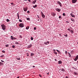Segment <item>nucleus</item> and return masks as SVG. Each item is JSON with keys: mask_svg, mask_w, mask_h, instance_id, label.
<instances>
[{"mask_svg": "<svg viewBox=\"0 0 78 78\" xmlns=\"http://www.w3.org/2000/svg\"><path fill=\"white\" fill-rule=\"evenodd\" d=\"M1 62H4V61L2 60H1Z\"/></svg>", "mask_w": 78, "mask_h": 78, "instance_id": "obj_48", "label": "nucleus"}, {"mask_svg": "<svg viewBox=\"0 0 78 78\" xmlns=\"http://www.w3.org/2000/svg\"><path fill=\"white\" fill-rule=\"evenodd\" d=\"M1 27L3 30H6V26L4 24H3L1 25Z\"/></svg>", "mask_w": 78, "mask_h": 78, "instance_id": "obj_1", "label": "nucleus"}, {"mask_svg": "<svg viewBox=\"0 0 78 78\" xmlns=\"http://www.w3.org/2000/svg\"><path fill=\"white\" fill-rule=\"evenodd\" d=\"M3 64V63L2 62H0V66H2Z\"/></svg>", "mask_w": 78, "mask_h": 78, "instance_id": "obj_24", "label": "nucleus"}, {"mask_svg": "<svg viewBox=\"0 0 78 78\" xmlns=\"http://www.w3.org/2000/svg\"><path fill=\"white\" fill-rule=\"evenodd\" d=\"M73 52L72 51L70 52L71 54H73Z\"/></svg>", "mask_w": 78, "mask_h": 78, "instance_id": "obj_41", "label": "nucleus"}, {"mask_svg": "<svg viewBox=\"0 0 78 78\" xmlns=\"http://www.w3.org/2000/svg\"><path fill=\"white\" fill-rule=\"evenodd\" d=\"M53 50L54 51H55V49H53Z\"/></svg>", "mask_w": 78, "mask_h": 78, "instance_id": "obj_55", "label": "nucleus"}, {"mask_svg": "<svg viewBox=\"0 0 78 78\" xmlns=\"http://www.w3.org/2000/svg\"><path fill=\"white\" fill-rule=\"evenodd\" d=\"M51 15L53 17H55V16H56V13L54 12H52L51 13Z\"/></svg>", "mask_w": 78, "mask_h": 78, "instance_id": "obj_3", "label": "nucleus"}, {"mask_svg": "<svg viewBox=\"0 0 78 78\" xmlns=\"http://www.w3.org/2000/svg\"><path fill=\"white\" fill-rule=\"evenodd\" d=\"M12 48H14L15 47V45H12Z\"/></svg>", "mask_w": 78, "mask_h": 78, "instance_id": "obj_28", "label": "nucleus"}, {"mask_svg": "<svg viewBox=\"0 0 78 78\" xmlns=\"http://www.w3.org/2000/svg\"><path fill=\"white\" fill-rule=\"evenodd\" d=\"M61 71H62V72H65V69H62Z\"/></svg>", "mask_w": 78, "mask_h": 78, "instance_id": "obj_21", "label": "nucleus"}, {"mask_svg": "<svg viewBox=\"0 0 78 78\" xmlns=\"http://www.w3.org/2000/svg\"><path fill=\"white\" fill-rule=\"evenodd\" d=\"M5 46L6 47H9V44H6V45H5Z\"/></svg>", "mask_w": 78, "mask_h": 78, "instance_id": "obj_27", "label": "nucleus"}, {"mask_svg": "<svg viewBox=\"0 0 78 78\" xmlns=\"http://www.w3.org/2000/svg\"><path fill=\"white\" fill-rule=\"evenodd\" d=\"M55 10L57 11H58V12H60L61 11V9L58 8H56L55 9Z\"/></svg>", "mask_w": 78, "mask_h": 78, "instance_id": "obj_6", "label": "nucleus"}, {"mask_svg": "<svg viewBox=\"0 0 78 78\" xmlns=\"http://www.w3.org/2000/svg\"><path fill=\"white\" fill-rule=\"evenodd\" d=\"M30 39L31 41H33V37H31Z\"/></svg>", "mask_w": 78, "mask_h": 78, "instance_id": "obj_35", "label": "nucleus"}, {"mask_svg": "<svg viewBox=\"0 0 78 78\" xmlns=\"http://www.w3.org/2000/svg\"><path fill=\"white\" fill-rule=\"evenodd\" d=\"M44 44L45 45H48L49 44V41H47L46 42H44Z\"/></svg>", "mask_w": 78, "mask_h": 78, "instance_id": "obj_9", "label": "nucleus"}, {"mask_svg": "<svg viewBox=\"0 0 78 78\" xmlns=\"http://www.w3.org/2000/svg\"><path fill=\"white\" fill-rule=\"evenodd\" d=\"M58 64H62V61L61 60L58 61Z\"/></svg>", "mask_w": 78, "mask_h": 78, "instance_id": "obj_11", "label": "nucleus"}, {"mask_svg": "<svg viewBox=\"0 0 78 78\" xmlns=\"http://www.w3.org/2000/svg\"><path fill=\"white\" fill-rule=\"evenodd\" d=\"M33 67L34 68V67H35V66H33Z\"/></svg>", "mask_w": 78, "mask_h": 78, "instance_id": "obj_54", "label": "nucleus"}, {"mask_svg": "<svg viewBox=\"0 0 78 78\" xmlns=\"http://www.w3.org/2000/svg\"><path fill=\"white\" fill-rule=\"evenodd\" d=\"M38 20V21H39V19H38V20Z\"/></svg>", "mask_w": 78, "mask_h": 78, "instance_id": "obj_56", "label": "nucleus"}, {"mask_svg": "<svg viewBox=\"0 0 78 78\" xmlns=\"http://www.w3.org/2000/svg\"><path fill=\"white\" fill-rule=\"evenodd\" d=\"M32 46V45L31 44H30L29 45H28V48H30V47H31Z\"/></svg>", "mask_w": 78, "mask_h": 78, "instance_id": "obj_12", "label": "nucleus"}, {"mask_svg": "<svg viewBox=\"0 0 78 78\" xmlns=\"http://www.w3.org/2000/svg\"><path fill=\"white\" fill-rule=\"evenodd\" d=\"M14 39H16L17 38L16 37L13 38Z\"/></svg>", "mask_w": 78, "mask_h": 78, "instance_id": "obj_50", "label": "nucleus"}, {"mask_svg": "<svg viewBox=\"0 0 78 78\" xmlns=\"http://www.w3.org/2000/svg\"><path fill=\"white\" fill-rule=\"evenodd\" d=\"M72 2L73 3H75L77 2V0H72Z\"/></svg>", "mask_w": 78, "mask_h": 78, "instance_id": "obj_8", "label": "nucleus"}, {"mask_svg": "<svg viewBox=\"0 0 78 78\" xmlns=\"http://www.w3.org/2000/svg\"><path fill=\"white\" fill-rule=\"evenodd\" d=\"M70 32H71V33H72V34L73 33V30H71L70 31Z\"/></svg>", "mask_w": 78, "mask_h": 78, "instance_id": "obj_23", "label": "nucleus"}, {"mask_svg": "<svg viewBox=\"0 0 78 78\" xmlns=\"http://www.w3.org/2000/svg\"><path fill=\"white\" fill-rule=\"evenodd\" d=\"M59 36H61V34H59Z\"/></svg>", "mask_w": 78, "mask_h": 78, "instance_id": "obj_62", "label": "nucleus"}, {"mask_svg": "<svg viewBox=\"0 0 78 78\" xmlns=\"http://www.w3.org/2000/svg\"><path fill=\"white\" fill-rule=\"evenodd\" d=\"M39 76H40V77H42V76H41V75H39Z\"/></svg>", "mask_w": 78, "mask_h": 78, "instance_id": "obj_49", "label": "nucleus"}, {"mask_svg": "<svg viewBox=\"0 0 78 78\" xmlns=\"http://www.w3.org/2000/svg\"><path fill=\"white\" fill-rule=\"evenodd\" d=\"M78 59V55L76 56L75 58L74 59V61H76Z\"/></svg>", "mask_w": 78, "mask_h": 78, "instance_id": "obj_5", "label": "nucleus"}, {"mask_svg": "<svg viewBox=\"0 0 78 78\" xmlns=\"http://www.w3.org/2000/svg\"><path fill=\"white\" fill-rule=\"evenodd\" d=\"M19 26L21 28H23L24 27V25H23V23H21L19 25Z\"/></svg>", "mask_w": 78, "mask_h": 78, "instance_id": "obj_2", "label": "nucleus"}, {"mask_svg": "<svg viewBox=\"0 0 78 78\" xmlns=\"http://www.w3.org/2000/svg\"><path fill=\"white\" fill-rule=\"evenodd\" d=\"M66 78H69V77H67V76H66Z\"/></svg>", "mask_w": 78, "mask_h": 78, "instance_id": "obj_52", "label": "nucleus"}, {"mask_svg": "<svg viewBox=\"0 0 78 78\" xmlns=\"http://www.w3.org/2000/svg\"><path fill=\"white\" fill-rule=\"evenodd\" d=\"M70 16L72 17H75V15H74L73 14V13H71L70 14Z\"/></svg>", "mask_w": 78, "mask_h": 78, "instance_id": "obj_10", "label": "nucleus"}, {"mask_svg": "<svg viewBox=\"0 0 78 78\" xmlns=\"http://www.w3.org/2000/svg\"><path fill=\"white\" fill-rule=\"evenodd\" d=\"M54 53H55V55H57V54H58L57 52H54Z\"/></svg>", "mask_w": 78, "mask_h": 78, "instance_id": "obj_37", "label": "nucleus"}, {"mask_svg": "<svg viewBox=\"0 0 78 78\" xmlns=\"http://www.w3.org/2000/svg\"><path fill=\"white\" fill-rule=\"evenodd\" d=\"M74 75H77V73H76V72H74Z\"/></svg>", "mask_w": 78, "mask_h": 78, "instance_id": "obj_25", "label": "nucleus"}, {"mask_svg": "<svg viewBox=\"0 0 78 78\" xmlns=\"http://www.w3.org/2000/svg\"><path fill=\"white\" fill-rule=\"evenodd\" d=\"M58 17H59V19H62V17H61V16H59Z\"/></svg>", "mask_w": 78, "mask_h": 78, "instance_id": "obj_40", "label": "nucleus"}, {"mask_svg": "<svg viewBox=\"0 0 78 78\" xmlns=\"http://www.w3.org/2000/svg\"><path fill=\"white\" fill-rule=\"evenodd\" d=\"M18 18H19V16H18Z\"/></svg>", "mask_w": 78, "mask_h": 78, "instance_id": "obj_61", "label": "nucleus"}, {"mask_svg": "<svg viewBox=\"0 0 78 78\" xmlns=\"http://www.w3.org/2000/svg\"><path fill=\"white\" fill-rule=\"evenodd\" d=\"M16 44H19V43L18 42H16L15 43Z\"/></svg>", "mask_w": 78, "mask_h": 78, "instance_id": "obj_44", "label": "nucleus"}, {"mask_svg": "<svg viewBox=\"0 0 78 78\" xmlns=\"http://www.w3.org/2000/svg\"><path fill=\"white\" fill-rule=\"evenodd\" d=\"M34 30H36V27H34Z\"/></svg>", "mask_w": 78, "mask_h": 78, "instance_id": "obj_33", "label": "nucleus"}, {"mask_svg": "<svg viewBox=\"0 0 78 78\" xmlns=\"http://www.w3.org/2000/svg\"><path fill=\"white\" fill-rule=\"evenodd\" d=\"M68 55L69 58H71V57H72V56H71V55L69 52H68Z\"/></svg>", "mask_w": 78, "mask_h": 78, "instance_id": "obj_13", "label": "nucleus"}, {"mask_svg": "<svg viewBox=\"0 0 78 78\" xmlns=\"http://www.w3.org/2000/svg\"><path fill=\"white\" fill-rule=\"evenodd\" d=\"M54 60H55V61H57V60L56 59H55Z\"/></svg>", "mask_w": 78, "mask_h": 78, "instance_id": "obj_51", "label": "nucleus"}, {"mask_svg": "<svg viewBox=\"0 0 78 78\" xmlns=\"http://www.w3.org/2000/svg\"><path fill=\"white\" fill-rule=\"evenodd\" d=\"M27 20H30V18H27Z\"/></svg>", "mask_w": 78, "mask_h": 78, "instance_id": "obj_26", "label": "nucleus"}, {"mask_svg": "<svg viewBox=\"0 0 78 78\" xmlns=\"http://www.w3.org/2000/svg\"><path fill=\"white\" fill-rule=\"evenodd\" d=\"M41 15H43L44 14V13H43V12H41Z\"/></svg>", "mask_w": 78, "mask_h": 78, "instance_id": "obj_45", "label": "nucleus"}, {"mask_svg": "<svg viewBox=\"0 0 78 78\" xmlns=\"http://www.w3.org/2000/svg\"><path fill=\"white\" fill-rule=\"evenodd\" d=\"M37 17H38V19H39V16L38 15H37Z\"/></svg>", "mask_w": 78, "mask_h": 78, "instance_id": "obj_43", "label": "nucleus"}, {"mask_svg": "<svg viewBox=\"0 0 78 78\" xmlns=\"http://www.w3.org/2000/svg\"><path fill=\"white\" fill-rule=\"evenodd\" d=\"M19 21L20 22H22V20L21 19H20L19 20Z\"/></svg>", "mask_w": 78, "mask_h": 78, "instance_id": "obj_31", "label": "nucleus"}, {"mask_svg": "<svg viewBox=\"0 0 78 78\" xmlns=\"http://www.w3.org/2000/svg\"><path fill=\"white\" fill-rule=\"evenodd\" d=\"M36 2V0H35L33 1V2H32V3L33 4H34V3H35Z\"/></svg>", "mask_w": 78, "mask_h": 78, "instance_id": "obj_14", "label": "nucleus"}, {"mask_svg": "<svg viewBox=\"0 0 78 78\" xmlns=\"http://www.w3.org/2000/svg\"><path fill=\"white\" fill-rule=\"evenodd\" d=\"M23 9L25 12H26L27 11V9H28V7H26V8H23Z\"/></svg>", "mask_w": 78, "mask_h": 78, "instance_id": "obj_7", "label": "nucleus"}, {"mask_svg": "<svg viewBox=\"0 0 78 78\" xmlns=\"http://www.w3.org/2000/svg\"><path fill=\"white\" fill-rule=\"evenodd\" d=\"M18 19L19 20V18H18Z\"/></svg>", "mask_w": 78, "mask_h": 78, "instance_id": "obj_58", "label": "nucleus"}, {"mask_svg": "<svg viewBox=\"0 0 78 78\" xmlns=\"http://www.w3.org/2000/svg\"><path fill=\"white\" fill-rule=\"evenodd\" d=\"M63 16H66V14H65V13H63Z\"/></svg>", "mask_w": 78, "mask_h": 78, "instance_id": "obj_36", "label": "nucleus"}, {"mask_svg": "<svg viewBox=\"0 0 78 78\" xmlns=\"http://www.w3.org/2000/svg\"><path fill=\"white\" fill-rule=\"evenodd\" d=\"M42 17L43 18H45V15L43 14V15H41Z\"/></svg>", "mask_w": 78, "mask_h": 78, "instance_id": "obj_18", "label": "nucleus"}, {"mask_svg": "<svg viewBox=\"0 0 78 78\" xmlns=\"http://www.w3.org/2000/svg\"><path fill=\"white\" fill-rule=\"evenodd\" d=\"M48 75L49 74L48 73L47 74Z\"/></svg>", "mask_w": 78, "mask_h": 78, "instance_id": "obj_63", "label": "nucleus"}, {"mask_svg": "<svg viewBox=\"0 0 78 78\" xmlns=\"http://www.w3.org/2000/svg\"><path fill=\"white\" fill-rule=\"evenodd\" d=\"M28 2H30V0H28Z\"/></svg>", "mask_w": 78, "mask_h": 78, "instance_id": "obj_53", "label": "nucleus"}, {"mask_svg": "<svg viewBox=\"0 0 78 78\" xmlns=\"http://www.w3.org/2000/svg\"><path fill=\"white\" fill-rule=\"evenodd\" d=\"M37 7V5H34L33 6V8H36Z\"/></svg>", "mask_w": 78, "mask_h": 78, "instance_id": "obj_15", "label": "nucleus"}, {"mask_svg": "<svg viewBox=\"0 0 78 78\" xmlns=\"http://www.w3.org/2000/svg\"><path fill=\"white\" fill-rule=\"evenodd\" d=\"M33 55H34V53H31L30 54L31 56H33Z\"/></svg>", "mask_w": 78, "mask_h": 78, "instance_id": "obj_22", "label": "nucleus"}, {"mask_svg": "<svg viewBox=\"0 0 78 78\" xmlns=\"http://www.w3.org/2000/svg\"><path fill=\"white\" fill-rule=\"evenodd\" d=\"M12 4H13V3H11V5H12Z\"/></svg>", "mask_w": 78, "mask_h": 78, "instance_id": "obj_60", "label": "nucleus"}, {"mask_svg": "<svg viewBox=\"0 0 78 78\" xmlns=\"http://www.w3.org/2000/svg\"><path fill=\"white\" fill-rule=\"evenodd\" d=\"M65 54H67V51H65Z\"/></svg>", "mask_w": 78, "mask_h": 78, "instance_id": "obj_46", "label": "nucleus"}, {"mask_svg": "<svg viewBox=\"0 0 78 78\" xmlns=\"http://www.w3.org/2000/svg\"><path fill=\"white\" fill-rule=\"evenodd\" d=\"M6 21L7 22H9V19H6Z\"/></svg>", "mask_w": 78, "mask_h": 78, "instance_id": "obj_29", "label": "nucleus"}, {"mask_svg": "<svg viewBox=\"0 0 78 78\" xmlns=\"http://www.w3.org/2000/svg\"><path fill=\"white\" fill-rule=\"evenodd\" d=\"M2 53H5V51L4 50L2 51Z\"/></svg>", "mask_w": 78, "mask_h": 78, "instance_id": "obj_34", "label": "nucleus"}, {"mask_svg": "<svg viewBox=\"0 0 78 78\" xmlns=\"http://www.w3.org/2000/svg\"><path fill=\"white\" fill-rule=\"evenodd\" d=\"M57 4H58V5H59L60 6V7L62 6V4L59 1H57Z\"/></svg>", "mask_w": 78, "mask_h": 78, "instance_id": "obj_4", "label": "nucleus"}, {"mask_svg": "<svg viewBox=\"0 0 78 78\" xmlns=\"http://www.w3.org/2000/svg\"><path fill=\"white\" fill-rule=\"evenodd\" d=\"M71 21H72V22H75V20L74 19L71 18Z\"/></svg>", "mask_w": 78, "mask_h": 78, "instance_id": "obj_16", "label": "nucleus"}, {"mask_svg": "<svg viewBox=\"0 0 78 78\" xmlns=\"http://www.w3.org/2000/svg\"><path fill=\"white\" fill-rule=\"evenodd\" d=\"M16 59H17V60H19L20 58L19 57H17Z\"/></svg>", "mask_w": 78, "mask_h": 78, "instance_id": "obj_32", "label": "nucleus"}, {"mask_svg": "<svg viewBox=\"0 0 78 78\" xmlns=\"http://www.w3.org/2000/svg\"><path fill=\"white\" fill-rule=\"evenodd\" d=\"M56 50L57 51V52H58V53H61L60 51H59L58 50L56 49Z\"/></svg>", "mask_w": 78, "mask_h": 78, "instance_id": "obj_20", "label": "nucleus"}, {"mask_svg": "<svg viewBox=\"0 0 78 78\" xmlns=\"http://www.w3.org/2000/svg\"><path fill=\"white\" fill-rule=\"evenodd\" d=\"M27 56H29V55H27Z\"/></svg>", "mask_w": 78, "mask_h": 78, "instance_id": "obj_64", "label": "nucleus"}, {"mask_svg": "<svg viewBox=\"0 0 78 78\" xmlns=\"http://www.w3.org/2000/svg\"><path fill=\"white\" fill-rule=\"evenodd\" d=\"M17 17L19 16V13H17Z\"/></svg>", "mask_w": 78, "mask_h": 78, "instance_id": "obj_47", "label": "nucleus"}, {"mask_svg": "<svg viewBox=\"0 0 78 78\" xmlns=\"http://www.w3.org/2000/svg\"><path fill=\"white\" fill-rule=\"evenodd\" d=\"M4 56V55H2L1 56H0V57L1 58H3Z\"/></svg>", "mask_w": 78, "mask_h": 78, "instance_id": "obj_30", "label": "nucleus"}, {"mask_svg": "<svg viewBox=\"0 0 78 78\" xmlns=\"http://www.w3.org/2000/svg\"><path fill=\"white\" fill-rule=\"evenodd\" d=\"M17 78H19V76L17 77Z\"/></svg>", "mask_w": 78, "mask_h": 78, "instance_id": "obj_57", "label": "nucleus"}, {"mask_svg": "<svg viewBox=\"0 0 78 78\" xmlns=\"http://www.w3.org/2000/svg\"><path fill=\"white\" fill-rule=\"evenodd\" d=\"M68 30L69 31H70H70L71 30H70V29L69 28L68 29Z\"/></svg>", "mask_w": 78, "mask_h": 78, "instance_id": "obj_39", "label": "nucleus"}, {"mask_svg": "<svg viewBox=\"0 0 78 78\" xmlns=\"http://www.w3.org/2000/svg\"><path fill=\"white\" fill-rule=\"evenodd\" d=\"M11 38L12 40H14V37L12 36H11Z\"/></svg>", "mask_w": 78, "mask_h": 78, "instance_id": "obj_17", "label": "nucleus"}, {"mask_svg": "<svg viewBox=\"0 0 78 78\" xmlns=\"http://www.w3.org/2000/svg\"><path fill=\"white\" fill-rule=\"evenodd\" d=\"M24 1H27V0H24Z\"/></svg>", "mask_w": 78, "mask_h": 78, "instance_id": "obj_59", "label": "nucleus"}, {"mask_svg": "<svg viewBox=\"0 0 78 78\" xmlns=\"http://www.w3.org/2000/svg\"><path fill=\"white\" fill-rule=\"evenodd\" d=\"M64 36L65 37H67L68 36L67 35V34H66V35H64Z\"/></svg>", "mask_w": 78, "mask_h": 78, "instance_id": "obj_38", "label": "nucleus"}, {"mask_svg": "<svg viewBox=\"0 0 78 78\" xmlns=\"http://www.w3.org/2000/svg\"><path fill=\"white\" fill-rule=\"evenodd\" d=\"M27 13H28V14H30V11H27Z\"/></svg>", "mask_w": 78, "mask_h": 78, "instance_id": "obj_42", "label": "nucleus"}, {"mask_svg": "<svg viewBox=\"0 0 78 78\" xmlns=\"http://www.w3.org/2000/svg\"><path fill=\"white\" fill-rule=\"evenodd\" d=\"M26 30H28V29L30 28V27L29 26H27L26 27Z\"/></svg>", "mask_w": 78, "mask_h": 78, "instance_id": "obj_19", "label": "nucleus"}]
</instances>
